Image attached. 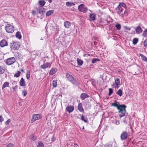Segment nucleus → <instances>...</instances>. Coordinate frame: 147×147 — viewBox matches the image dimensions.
<instances>
[{"instance_id": "obj_1", "label": "nucleus", "mask_w": 147, "mask_h": 147, "mask_svg": "<svg viewBox=\"0 0 147 147\" xmlns=\"http://www.w3.org/2000/svg\"><path fill=\"white\" fill-rule=\"evenodd\" d=\"M111 106H113L117 108L118 110V112L119 114V116L120 117H124L126 112V108L127 106L124 104L121 105L119 103L117 102L116 100L114 101V102L111 103Z\"/></svg>"}, {"instance_id": "obj_2", "label": "nucleus", "mask_w": 147, "mask_h": 147, "mask_svg": "<svg viewBox=\"0 0 147 147\" xmlns=\"http://www.w3.org/2000/svg\"><path fill=\"white\" fill-rule=\"evenodd\" d=\"M66 75L68 80L73 84L76 86H78L79 85V83L77 81L76 79L71 75L67 73L66 74Z\"/></svg>"}, {"instance_id": "obj_3", "label": "nucleus", "mask_w": 147, "mask_h": 147, "mask_svg": "<svg viewBox=\"0 0 147 147\" xmlns=\"http://www.w3.org/2000/svg\"><path fill=\"white\" fill-rule=\"evenodd\" d=\"M5 29L6 32L8 33H12L14 30V28L11 25L7 24L5 26Z\"/></svg>"}, {"instance_id": "obj_4", "label": "nucleus", "mask_w": 147, "mask_h": 147, "mask_svg": "<svg viewBox=\"0 0 147 147\" xmlns=\"http://www.w3.org/2000/svg\"><path fill=\"white\" fill-rule=\"evenodd\" d=\"M42 116L40 114H34L32 117L31 120V123H33L35 121L39 119L42 118Z\"/></svg>"}, {"instance_id": "obj_5", "label": "nucleus", "mask_w": 147, "mask_h": 147, "mask_svg": "<svg viewBox=\"0 0 147 147\" xmlns=\"http://www.w3.org/2000/svg\"><path fill=\"white\" fill-rule=\"evenodd\" d=\"M78 9L80 11L84 13H86L88 11V8L83 4L78 6Z\"/></svg>"}, {"instance_id": "obj_6", "label": "nucleus", "mask_w": 147, "mask_h": 147, "mask_svg": "<svg viewBox=\"0 0 147 147\" xmlns=\"http://www.w3.org/2000/svg\"><path fill=\"white\" fill-rule=\"evenodd\" d=\"M16 61L14 57L9 58L5 60V62L7 65H11L14 63Z\"/></svg>"}, {"instance_id": "obj_7", "label": "nucleus", "mask_w": 147, "mask_h": 147, "mask_svg": "<svg viewBox=\"0 0 147 147\" xmlns=\"http://www.w3.org/2000/svg\"><path fill=\"white\" fill-rule=\"evenodd\" d=\"M10 47L11 49L13 50L18 49L20 47V45L17 42H13L11 43Z\"/></svg>"}, {"instance_id": "obj_8", "label": "nucleus", "mask_w": 147, "mask_h": 147, "mask_svg": "<svg viewBox=\"0 0 147 147\" xmlns=\"http://www.w3.org/2000/svg\"><path fill=\"white\" fill-rule=\"evenodd\" d=\"M129 136L128 133L126 131H123L121 134L120 136L121 140H124L127 138Z\"/></svg>"}, {"instance_id": "obj_9", "label": "nucleus", "mask_w": 147, "mask_h": 147, "mask_svg": "<svg viewBox=\"0 0 147 147\" xmlns=\"http://www.w3.org/2000/svg\"><path fill=\"white\" fill-rule=\"evenodd\" d=\"M8 45L7 41L5 39H3L0 42V46L2 47L7 46Z\"/></svg>"}, {"instance_id": "obj_10", "label": "nucleus", "mask_w": 147, "mask_h": 147, "mask_svg": "<svg viewBox=\"0 0 147 147\" xmlns=\"http://www.w3.org/2000/svg\"><path fill=\"white\" fill-rule=\"evenodd\" d=\"M74 107L73 106L69 105L66 108L65 110L69 113L72 112L74 110Z\"/></svg>"}, {"instance_id": "obj_11", "label": "nucleus", "mask_w": 147, "mask_h": 147, "mask_svg": "<svg viewBox=\"0 0 147 147\" xmlns=\"http://www.w3.org/2000/svg\"><path fill=\"white\" fill-rule=\"evenodd\" d=\"M80 97L82 100H84L86 98L89 97V96L85 93H83L80 94Z\"/></svg>"}, {"instance_id": "obj_12", "label": "nucleus", "mask_w": 147, "mask_h": 147, "mask_svg": "<svg viewBox=\"0 0 147 147\" xmlns=\"http://www.w3.org/2000/svg\"><path fill=\"white\" fill-rule=\"evenodd\" d=\"M135 30L136 31V33L137 34H140L142 33V30L140 26H137L135 28Z\"/></svg>"}, {"instance_id": "obj_13", "label": "nucleus", "mask_w": 147, "mask_h": 147, "mask_svg": "<svg viewBox=\"0 0 147 147\" xmlns=\"http://www.w3.org/2000/svg\"><path fill=\"white\" fill-rule=\"evenodd\" d=\"M78 110L81 112L84 113V110L82 107V103H80L78 104Z\"/></svg>"}, {"instance_id": "obj_14", "label": "nucleus", "mask_w": 147, "mask_h": 147, "mask_svg": "<svg viewBox=\"0 0 147 147\" xmlns=\"http://www.w3.org/2000/svg\"><path fill=\"white\" fill-rule=\"evenodd\" d=\"M123 9L122 8L119 7V8H117V7L115 8V9L116 12L118 14H119L121 12H122L123 11Z\"/></svg>"}, {"instance_id": "obj_15", "label": "nucleus", "mask_w": 147, "mask_h": 147, "mask_svg": "<svg viewBox=\"0 0 147 147\" xmlns=\"http://www.w3.org/2000/svg\"><path fill=\"white\" fill-rule=\"evenodd\" d=\"M89 18L91 20L94 21L96 19V15L94 13L90 14Z\"/></svg>"}, {"instance_id": "obj_16", "label": "nucleus", "mask_w": 147, "mask_h": 147, "mask_svg": "<svg viewBox=\"0 0 147 147\" xmlns=\"http://www.w3.org/2000/svg\"><path fill=\"white\" fill-rule=\"evenodd\" d=\"M46 2L44 0H39L38 1V4L40 7H42L45 5Z\"/></svg>"}, {"instance_id": "obj_17", "label": "nucleus", "mask_w": 147, "mask_h": 147, "mask_svg": "<svg viewBox=\"0 0 147 147\" xmlns=\"http://www.w3.org/2000/svg\"><path fill=\"white\" fill-rule=\"evenodd\" d=\"M20 85L21 86H24L26 85V83L24 79L22 78L20 82Z\"/></svg>"}, {"instance_id": "obj_18", "label": "nucleus", "mask_w": 147, "mask_h": 147, "mask_svg": "<svg viewBox=\"0 0 147 147\" xmlns=\"http://www.w3.org/2000/svg\"><path fill=\"white\" fill-rule=\"evenodd\" d=\"M115 88H118V86L120 84V81L119 79V78H116L115 81Z\"/></svg>"}, {"instance_id": "obj_19", "label": "nucleus", "mask_w": 147, "mask_h": 147, "mask_svg": "<svg viewBox=\"0 0 147 147\" xmlns=\"http://www.w3.org/2000/svg\"><path fill=\"white\" fill-rule=\"evenodd\" d=\"M71 23L68 21H65L64 22V26L66 28H68L71 26Z\"/></svg>"}, {"instance_id": "obj_20", "label": "nucleus", "mask_w": 147, "mask_h": 147, "mask_svg": "<svg viewBox=\"0 0 147 147\" xmlns=\"http://www.w3.org/2000/svg\"><path fill=\"white\" fill-rule=\"evenodd\" d=\"M54 12V10H50L47 11L46 14V16L47 17H48L53 14Z\"/></svg>"}, {"instance_id": "obj_21", "label": "nucleus", "mask_w": 147, "mask_h": 147, "mask_svg": "<svg viewBox=\"0 0 147 147\" xmlns=\"http://www.w3.org/2000/svg\"><path fill=\"white\" fill-rule=\"evenodd\" d=\"M140 71L139 70L136 68H135L133 70L132 73L134 75L138 74H139Z\"/></svg>"}, {"instance_id": "obj_22", "label": "nucleus", "mask_w": 147, "mask_h": 147, "mask_svg": "<svg viewBox=\"0 0 147 147\" xmlns=\"http://www.w3.org/2000/svg\"><path fill=\"white\" fill-rule=\"evenodd\" d=\"M122 7H123L125 9H126V6L125 3H120L119 5L117 6V8H119V7L122 8Z\"/></svg>"}, {"instance_id": "obj_23", "label": "nucleus", "mask_w": 147, "mask_h": 147, "mask_svg": "<svg viewBox=\"0 0 147 147\" xmlns=\"http://www.w3.org/2000/svg\"><path fill=\"white\" fill-rule=\"evenodd\" d=\"M81 119L85 123H87L88 122V118L85 117L83 115H82L81 116Z\"/></svg>"}, {"instance_id": "obj_24", "label": "nucleus", "mask_w": 147, "mask_h": 147, "mask_svg": "<svg viewBox=\"0 0 147 147\" xmlns=\"http://www.w3.org/2000/svg\"><path fill=\"white\" fill-rule=\"evenodd\" d=\"M77 60L78 64V65L81 66L82 65L83 63V61L82 60L79 59L78 58L77 59Z\"/></svg>"}, {"instance_id": "obj_25", "label": "nucleus", "mask_w": 147, "mask_h": 147, "mask_svg": "<svg viewBox=\"0 0 147 147\" xmlns=\"http://www.w3.org/2000/svg\"><path fill=\"white\" fill-rule=\"evenodd\" d=\"M16 36L17 38L19 39H21L22 38V36L21 35L20 32L19 31L17 32L16 34Z\"/></svg>"}, {"instance_id": "obj_26", "label": "nucleus", "mask_w": 147, "mask_h": 147, "mask_svg": "<svg viewBox=\"0 0 147 147\" xmlns=\"http://www.w3.org/2000/svg\"><path fill=\"white\" fill-rule=\"evenodd\" d=\"M57 71V69L53 68L50 70L49 74L51 75H53Z\"/></svg>"}, {"instance_id": "obj_27", "label": "nucleus", "mask_w": 147, "mask_h": 147, "mask_svg": "<svg viewBox=\"0 0 147 147\" xmlns=\"http://www.w3.org/2000/svg\"><path fill=\"white\" fill-rule=\"evenodd\" d=\"M45 12V10L44 8H41L39 9L38 13L40 14H44Z\"/></svg>"}, {"instance_id": "obj_28", "label": "nucleus", "mask_w": 147, "mask_h": 147, "mask_svg": "<svg viewBox=\"0 0 147 147\" xmlns=\"http://www.w3.org/2000/svg\"><path fill=\"white\" fill-rule=\"evenodd\" d=\"M66 5L67 7H71L72 6L74 5L75 3L73 2H67L66 3Z\"/></svg>"}, {"instance_id": "obj_29", "label": "nucleus", "mask_w": 147, "mask_h": 147, "mask_svg": "<svg viewBox=\"0 0 147 147\" xmlns=\"http://www.w3.org/2000/svg\"><path fill=\"white\" fill-rule=\"evenodd\" d=\"M140 55L143 61L145 62L147 61V58L145 56L142 54H140Z\"/></svg>"}, {"instance_id": "obj_30", "label": "nucleus", "mask_w": 147, "mask_h": 147, "mask_svg": "<svg viewBox=\"0 0 147 147\" xmlns=\"http://www.w3.org/2000/svg\"><path fill=\"white\" fill-rule=\"evenodd\" d=\"M5 71V67L2 66H0V74H3Z\"/></svg>"}, {"instance_id": "obj_31", "label": "nucleus", "mask_w": 147, "mask_h": 147, "mask_svg": "<svg viewBox=\"0 0 147 147\" xmlns=\"http://www.w3.org/2000/svg\"><path fill=\"white\" fill-rule=\"evenodd\" d=\"M49 65V63L48 62L46 64L44 63L43 65L41 66V67L43 69H45L48 67Z\"/></svg>"}, {"instance_id": "obj_32", "label": "nucleus", "mask_w": 147, "mask_h": 147, "mask_svg": "<svg viewBox=\"0 0 147 147\" xmlns=\"http://www.w3.org/2000/svg\"><path fill=\"white\" fill-rule=\"evenodd\" d=\"M9 83L7 82H5L3 84L2 86V89H3L4 88H5L6 87H9Z\"/></svg>"}, {"instance_id": "obj_33", "label": "nucleus", "mask_w": 147, "mask_h": 147, "mask_svg": "<svg viewBox=\"0 0 147 147\" xmlns=\"http://www.w3.org/2000/svg\"><path fill=\"white\" fill-rule=\"evenodd\" d=\"M138 41V39L137 38H134L133 39V44L134 45L137 44Z\"/></svg>"}, {"instance_id": "obj_34", "label": "nucleus", "mask_w": 147, "mask_h": 147, "mask_svg": "<svg viewBox=\"0 0 147 147\" xmlns=\"http://www.w3.org/2000/svg\"><path fill=\"white\" fill-rule=\"evenodd\" d=\"M44 145L41 141H39L38 143L37 147H44Z\"/></svg>"}, {"instance_id": "obj_35", "label": "nucleus", "mask_w": 147, "mask_h": 147, "mask_svg": "<svg viewBox=\"0 0 147 147\" xmlns=\"http://www.w3.org/2000/svg\"><path fill=\"white\" fill-rule=\"evenodd\" d=\"M100 60L98 58H94L92 59V62L93 63H94L97 61H99Z\"/></svg>"}, {"instance_id": "obj_36", "label": "nucleus", "mask_w": 147, "mask_h": 147, "mask_svg": "<svg viewBox=\"0 0 147 147\" xmlns=\"http://www.w3.org/2000/svg\"><path fill=\"white\" fill-rule=\"evenodd\" d=\"M142 35L144 37H147V29L143 32Z\"/></svg>"}, {"instance_id": "obj_37", "label": "nucleus", "mask_w": 147, "mask_h": 147, "mask_svg": "<svg viewBox=\"0 0 147 147\" xmlns=\"http://www.w3.org/2000/svg\"><path fill=\"white\" fill-rule=\"evenodd\" d=\"M57 80H54L53 81L52 84L53 87H57Z\"/></svg>"}, {"instance_id": "obj_38", "label": "nucleus", "mask_w": 147, "mask_h": 147, "mask_svg": "<svg viewBox=\"0 0 147 147\" xmlns=\"http://www.w3.org/2000/svg\"><path fill=\"white\" fill-rule=\"evenodd\" d=\"M117 94L119 95L120 96H121L122 94V91L121 89H119L117 92Z\"/></svg>"}, {"instance_id": "obj_39", "label": "nucleus", "mask_w": 147, "mask_h": 147, "mask_svg": "<svg viewBox=\"0 0 147 147\" xmlns=\"http://www.w3.org/2000/svg\"><path fill=\"white\" fill-rule=\"evenodd\" d=\"M21 72L19 71H18L14 75V77L18 78L20 76Z\"/></svg>"}, {"instance_id": "obj_40", "label": "nucleus", "mask_w": 147, "mask_h": 147, "mask_svg": "<svg viewBox=\"0 0 147 147\" xmlns=\"http://www.w3.org/2000/svg\"><path fill=\"white\" fill-rule=\"evenodd\" d=\"M115 26L117 28V30H119L121 29V26L120 24L117 23V24L115 25Z\"/></svg>"}, {"instance_id": "obj_41", "label": "nucleus", "mask_w": 147, "mask_h": 147, "mask_svg": "<svg viewBox=\"0 0 147 147\" xmlns=\"http://www.w3.org/2000/svg\"><path fill=\"white\" fill-rule=\"evenodd\" d=\"M30 72L29 70L27 71L26 73V78L28 80H29L30 78Z\"/></svg>"}, {"instance_id": "obj_42", "label": "nucleus", "mask_w": 147, "mask_h": 147, "mask_svg": "<svg viewBox=\"0 0 147 147\" xmlns=\"http://www.w3.org/2000/svg\"><path fill=\"white\" fill-rule=\"evenodd\" d=\"M109 93L108 94V95L110 96L113 93V91L112 88H109Z\"/></svg>"}, {"instance_id": "obj_43", "label": "nucleus", "mask_w": 147, "mask_h": 147, "mask_svg": "<svg viewBox=\"0 0 147 147\" xmlns=\"http://www.w3.org/2000/svg\"><path fill=\"white\" fill-rule=\"evenodd\" d=\"M22 93L23 94L24 96H25L27 94V92L25 90H23L22 91Z\"/></svg>"}, {"instance_id": "obj_44", "label": "nucleus", "mask_w": 147, "mask_h": 147, "mask_svg": "<svg viewBox=\"0 0 147 147\" xmlns=\"http://www.w3.org/2000/svg\"><path fill=\"white\" fill-rule=\"evenodd\" d=\"M147 46V39H145L144 41V47H146Z\"/></svg>"}, {"instance_id": "obj_45", "label": "nucleus", "mask_w": 147, "mask_h": 147, "mask_svg": "<svg viewBox=\"0 0 147 147\" xmlns=\"http://www.w3.org/2000/svg\"><path fill=\"white\" fill-rule=\"evenodd\" d=\"M13 144L9 143L6 146V147H13Z\"/></svg>"}, {"instance_id": "obj_46", "label": "nucleus", "mask_w": 147, "mask_h": 147, "mask_svg": "<svg viewBox=\"0 0 147 147\" xmlns=\"http://www.w3.org/2000/svg\"><path fill=\"white\" fill-rule=\"evenodd\" d=\"M36 139V137L34 136H32L31 138V139L33 141H34Z\"/></svg>"}, {"instance_id": "obj_47", "label": "nucleus", "mask_w": 147, "mask_h": 147, "mask_svg": "<svg viewBox=\"0 0 147 147\" xmlns=\"http://www.w3.org/2000/svg\"><path fill=\"white\" fill-rule=\"evenodd\" d=\"M10 122V120L9 119L7 121L5 122V124L6 125H8Z\"/></svg>"}, {"instance_id": "obj_48", "label": "nucleus", "mask_w": 147, "mask_h": 147, "mask_svg": "<svg viewBox=\"0 0 147 147\" xmlns=\"http://www.w3.org/2000/svg\"><path fill=\"white\" fill-rule=\"evenodd\" d=\"M124 14L126 16H127L128 14V11L127 9H126V10L124 12Z\"/></svg>"}, {"instance_id": "obj_49", "label": "nucleus", "mask_w": 147, "mask_h": 147, "mask_svg": "<svg viewBox=\"0 0 147 147\" xmlns=\"http://www.w3.org/2000/svg\"><path fill=\"white\" fill-rule=\"evenodd\" d=\"M51 142H53L55 141L56 138L54 137V136H53L51 138Z\"/></svg>"}, {"instance_id": "obj_50", "label": "nucleus", "mask_w": 147, "mask_h": 147, "mask_svg": "<svg viewBox=\"0 0 147 147\" xmlns=\"http://www.w3.org/2000/svg\"><path fill=\"white\" fill-rule=\"evenodd\" d=\"M4 120V119L2 116H0V122H2Z\"/></svg>"}, {"instance_id": "obj_51", "label": "nucleus", "mask_w": 147, "mask_h": 147, "mask_svg": "<svg viewBox=\"0 0 147 147\" xmlns=\"http://www.w3.org/2000/svg\"><path fill=\"white\" fill-rule=\"evenodd\" d=\"M125 29L128 30H131V28H129V27H127V26H125Z\"/></svg>"}, {"instance_id": "obj_52", "label": "nucleus", "mask_w": 147, "mask_h": 147, "mask_svg": "<svg viewBox=\"0 0 147 147\" xmlns=\"http://www.w3.org/2000/svg\"><path fill=\"white\" fill-rule=\"evenodd\" d=\"M18 87L17 86V85H16L13 88V90H15Z\"/></svg>"}, {"instance_id": "obj_53", "label": "nucleus", "mask_w": 147, "mask_h": 147, "mask_svg": "<svg viewBox=\"0 0 147 147\" xmlns=\"http://www.w3.org/2000/svg\"><path fill=\"white\" fill-rule=\"evenodd\" d=\"M112 145L111 144H108L107 145V147H111Z\"/></svg>"}, {"instance_id": "obj_54", "label": "nucleus", "mask_w": 147, "mask_h": 147, "mask_svg": "<svg viewBox=\"0 0 147 147\" xmlns=\"http://www.w3.org/2000/svg\"><path fill=\"white\" fill-rule=\"evenodd\" d=\"M52 0H48V1L49 3H51L52 2Z\"/></svg>"}, {"instance_id": "obj_55", "label": "nucleus", "mask_w": 147, "mask_h": 147, "mask_svg": "<svg viewBox=\"0 0 147 147\" xmlns=\"http://www.w3.org/2000/svg\"><path fill=\"white\" fill-rule=\"evenodd\" d=\"M74 146H75V147H77L78 146V145L77 144H74Z\"/></svg>"}, {"instance_id": "obj_56", "label": "nucleus", "mask_w": 147, "mask_h": 147, "mask_svg": "<svg viewBox=\"0 0 147 147\" xmlns=\"http://www.w3.org/2000/svg\"><path fill=\"white\" fill-rule=\"evenodd\" d=\"M20 70V71H21L22 72H23L24 71V70H23V69H21Z\"/></svg>"}, {"instance_id": "obj_57", "label": "nucleus", "mask_w": 147, "mask_h": 147, "mask_svg": "<svg viewBox=\"0 0 147 147\" xmlns=\"http://www.w3.org/2000/svg\"><path fill=\"white\" fill-rule=\"evenodd\" d=\"M132 34H135V31H134V33L133 34V33H132Z\"/></svg>"}, {"instance_id": "obj_58", "label": "nucleus", "mask_w": 147, "mask_h": 147, "mask_svg": "<svg viewBox=\"0 0 147 147\" xmlns=\"http://www.w3.org/2000/svg\"><path fill=\"white\" fill-rule=\"evenodd\" d=\"M84 129V127L83 126V128H82V129Z\"/></svg>"}, {"instance_id": "obj_59", "label": "nucleus", "mask_w": 147, "mask_h": 147, "mask_svg": "<svg viewBox=\"0 0 147 147\" xmlns=\"http://www.w3.org/2000/svg\"><path fill=\"white\" fill-rule=\"evenodd\" d=\"M142 43H141V45L142 44Z\"/></svg>"}, {"instance_id": "obj_60", "label": "nucleus", "mask_w": 147, "mask_h": 147, "mask_svg": "<svg viewBox=\"0 0 147 147\" xmlns=\"http://www.w3.org/2000/svg\"><path fill=\"white\" fill-rule=\"evenodd\" d=\"M34 12V11H32V12Z\"/></svg>"}, {"instance_id": "obj_61", "label": "nucleus", "mask_w": 147, "mask_h": 147, "mask_svg": "<svg viewBox=\"0 0 147 147\" xmlns=\"http://www.w3.org/2000/svg\"><path fill=\"white\" fill-rule=\"evenodd\" d=\"M146 62H147V61H146Z\"/></svg>"}]
</instances>
